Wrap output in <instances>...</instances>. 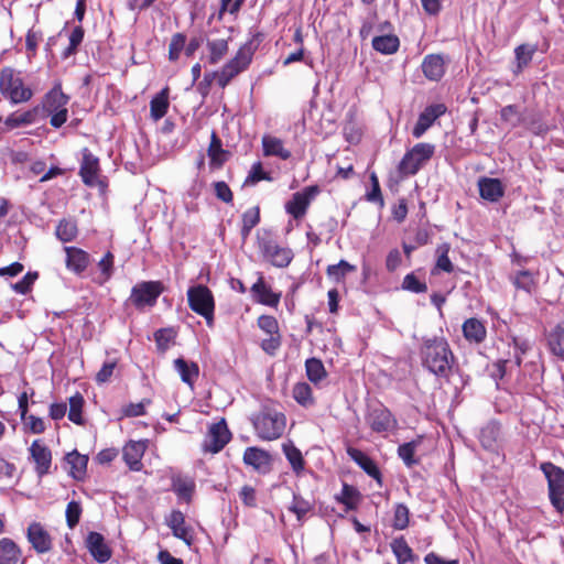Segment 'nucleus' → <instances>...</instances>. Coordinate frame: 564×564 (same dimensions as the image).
<instances>
[{"label":"nucleus","mask_w":564,"mask_h":564,"mask_svg":"<svg viewBox=\"0 0 564 564\" xmlns=\"http://www.w3.org/2000/svg\"><path fill=\"white\" fill-rule=\"evenodd\" d=\"M419 355L425 370L438 379H449L456 365V357L445 337H423Z\"/></svg>","instance_id":"1"},{"label":"nucleus","mask_w":564,"mask_h":564,"mask_svg":"<svg viewBox=\"0 0 564 564\" xmlns=\"http://www.w3.org/2000/svg\"><path fill=\"white\" fill-rule=\"evenodd\" d=\"M264 35L257 32L252 37L239 47L236 55L230 58L219 72H217V85L226 88L230 82L245 72L252 62L254 52L263 41Z\"/></svg>","instance_id":"2"},{"label":"nucleus","mask_w":564,"mask_h":564,"mask_svg":"<svg viewBox=\"0 0 564 564\" xmlns=\"http://www.w3.org/2000/svg\"><path fill=\"white\" fill-rule=\"evenodd\" d=\"M257 436L262 441L280 438L286 426V417L282 412L264 406L252 419Z\"/></svg>","instance_id":"3"},{"label":"nucleus","mask_w":564,"mask_h":564,"mask_svg":"<svg viewBox=\"0 0 564 564\" xmlns=\"http://www.w3.org/2000/svg\"><path fill=\"white\" fill-rule=\"evenodd\" d=\"M69 96L63 93L62 84L56 83L43 97L41 109L50 116V124L58 129L68 118L67 104Z\"/></svg>","instance_id":"4"},{"label":"nucleus","mask_w":564,"mask_h":564,"mask_svg":"<svg viewBox=\"0 0 564 564\" xmlns=\"http://www.w3.org/2000/svg\"><path fill=\"white\" fill-rule=\"evenodd\" d=\"M435 154V145L427 142L416 143L408 150L398 165L402 176L415 175Z\"/></svg>","instance_id":"5"},{"label":"nucleus","mask_w":564,"mask_h":564,"mask_svg":"<svg viewBox=\"0 0 564 564\" xmlns=\"http://www.w3.org/2000/svg\"><path fill=\"white\" fill-rule=\"evenodd\" d=\"M187 303L189 308L204 317L208 327L214 326L215 299L208 286L198 284L187 290Z\"/></svg>","instance_id":"6"},{"label":"nucleus","mask_w":564,"mask_h":564,"mask_svg":"<svg viewBox=\"0 0 564 564\" xmlns=\"http://www.w3.org/2000/svg\"><path fill=\"white\" fill-rule=\"evenodd\" d=\"M0 91L12 104L26 102L33 96L32 89L25 86L20 75L9 67L0 73Z\"/></svg>","instance_id":"7"},{"label":"nucleus","mask_w":564,"mask_h":564,"mask_svg":"<svg viewBox=\"0 0 564 564\" xmlns=\"http://www.w3.org/2000/svg\"><path fill=\"white\" fill-rule=\"evenodd\" d=\"M547 480L549 499L557 513H564V469L551 462L540 465Z\"/></svg>","instance_id":"8"},{"label":"nucleus","mask_w":564,"mask_h":564,"mask_svg":"<svg viewBox=\"0 0 564 564\" xmlns=\"http://www.w3.org/2000/svg\"><path fill=\"white\" fill-rule=\"evenodd\" d=\"M258 248L263 259L275 268H286L294 258L292 249L281 246L270 234L258 238Z\"/></svg>","instance_id":"9"},{"label":"nucleus","mask_w":564,"mask_h":564,"mask_svg":"<svg viewBox=\"0 0 564 564\" xmlns=\"http://www.w3.org/2000/svg\"><path fill=\"white\" fill-rule=\"evenodd\" d=\"M232 434L223 417L208 426L207 433L202 442V452L205 454H217L231 441Z\"/></svg>","instance_id":"10"},{"label":"nucleus","mask_w":564,"mask_h":564,"mask_svg":"<svg viewBox=\"0 0 564 564\" xmlns=\"http://www.w3.org/2000/svg\"><path fill=\"white\" fill-rule=\"evenodd\" d=\"M78 174L86 186L107 187L106 178L101 177L99 159L88 148L82 150V162Z\"/></svg>","instance_id":"11"},{"label":"nucleus","mask_w":564,"mask_h":564,"mask_svg":"<svg viewBox=\"0 0 564 564\" xmlns=\"http://www.w3.org/2000/svg\"><path fill=\"white\" fill-rule=\"evenodd\" d=\"M258 327L268 335L260 343L261 349L269 356H275L282 345V335L278 319L272 315H260L257 319Z\"/></svg>","instance_id":"12"},{"label":"nucleus","mask_w":564,"mask_h":564,"mask_svg":"<svg viewBox=\"0 0 564 564\" xmlns=\"http://www.w3.org/2000/svg\"><path fill=\"white\" fill-rule=\"evenodd\" d=\"M163 291L164 286L161 281L140 282L132 288L129 301L138 310L154 306Z\"/></svg>","instance_id":"13"},{"label":"nucleus","mask_w":564,"mask_h":564,"mask_svg":"<svg viewBox=\"0 0 564 564\" xmlns=\"http://www.w3.org/2000/svg\"><path fill=\"white\" fill-rule=\"evenodd\" d=\"M321 193L318 185H310L300 192H295L291 199L285 203V212L295 220L302 219L312 203V200Z\"/></svg>","instance_id":"14"},{"label":"nucleus","mask_w":564,"mask_h":564,"mask_svg":"<svg viewBox=\"0 0 564 564\" xmlns=\"http://www.w3.org/2000/svg\"><path fill=\"white\" fill-rule=\"evenodd\" d=\"M366 422L376 433H386L398 426V420L382 403H378L369 409Z\"/></svg>","instance_id":"15"},{"label":"nucleus","mask_w":564,"mask_h":564,"mask_svg":"<svg viewBox=\"0 0 564 564\" xmlns=\"http://www.w3.org/2000/svg\"><path fill=\"white\" fill-rule=\"evenodd\" d=\"M30 458L34 464V473L42 478L51 473L53 455L51 448L42 441L34 440L29 447Z\"/></svg>","instance_id":"16"},{"label":"nucleus","mask_w":564,"mask_h":564,"mask_svg":"<svg viewBox=\"0 0 564 564\" xmlns=\"http://www.w3.org/2000/svg\"><path fill=\"white\" fill-rule=\"evenodd\" d=\"M26 540L37 554L48 553L53 549V538L41 522L33 521L29 524Z\"/></svg>","instance_id":"17"},{"label":"nucleus","mask_w":564,"mask_h":564,"mask_svg":"<svg viewBox=\"0 0 564 564\" xmlns=\"http://www.w3.org/2000/svg\"><path fill=\"white\" fill-rule=\"evenodd\" d=\"M250 292L256 303L274 308L279 306L282 296L281 292L273 291L261 272L258 273V279L251 285Z\"/></svg>","instance_id":"18"},{"label":"nucleus","mask_w":564,"mask_h":564,"mask_svg":"<svg viewBox=\"0 0 564 564\" xmlns=\"http://www.w3.org/2000/svg\"><path fill=\"white\" fill-rule=\"evenodd\" d=\"M65 267L76 275H82L90 265V254L82 248L75 246L64 247Z\"/></svg>","instance_id":"19"},{"label":"nucleus","mask_w":564,"mask_h":564,"mask_svg":"<svg viewBox=\"0 0 564 564\" xmlns=\"http://www.w3.org/2000/svg\"><path fill=\"white\" fill-rule=\"evenodd\" d=\"M242 462L259 474H267L271 470L272 458L270 453L257 446L245 449Z\"/></svg>","instance_id":"20"},{"label":"nucleus","mask_w":564,"mask_h":564,"mask_svg":"<svg viewBox=\"0 0 564 564\" xmlns=\"http://www.w3.org/2000/svg\"><path fill=\"white\" fill-rule=\"evenodd\" d=\"M447 108L444 104H434L427 106L419 116L415 126L412 129V135L416 139L421 138L429 128L446 112Z\"/></svg>","instance_id":"21"},{"label":"nucleus","mask_w":564,"mask_h":564,"mask_svg":"<svg viewBox=\"0 0 564 564\" xmlns=\"http://www.w3.org/2000/svg\"><path fill=\"white\" fill-rule=\"evenodd\" d=\"M347 455L352 459L369 477L373 478L381 487L383 485L382 474L376 462L362 451L355 447H347Z\"/></svg>","instance_id":"22"},{"label":"nucleus","mask_w":564,"mask_h":564,"mask_svg":"<svg viewBox=\"0 0 564 564\" xmlns=\"http://www.w3.org/2000/svg\"><path fill=\"white\" fill-rule=\"evenodd\" d=\"M85 544L93 558L98 563H106L112 556V550L106 543L104 535L99 532H89L86 536Z\"/></svg>","instance_id":"23"},{"label":"nucleus","mask_w":564,"mask_h":564,"mask_svg":"<svg viewBox=\"0 0 564 564\" xmlns=\"http://www.w3.org/2000/svg\"><path fill=\"white\" fill-rule=\"evenodd\" d=\"M171 489L176 495L178 501L189 505L196 491V482L191 476L180 473L173 474L171 476Z\"/></svg>","instance_id":"24"},{"label":"nucleus","mask_w":564,"mask_h":564,"mask_svg":"<svg viewBox=\"0 0 564 564\" xmlns=\"http://www.w3.org/2000/svg\"><path fill=\"white\" fill-rule=\"evenodd\" d=\"M166 524L172 530L173 535L184 541L188 546L194 541L193 530L186 525L185 516L180 510H172L170 516L166 518Z\"/></svg>","instance_id":"25"},{"label":"nucleus","mask_w":564,"mask_h":564,"mask_svg":"<svg viewBox=\"0 0 564 564\" xmlns=\"http://www.w3.org/2000/svg\"><path fill=\"white\" fill-rule=\"evenodd\" d=\"M479 195L482 199L496 203L505 195V186L499 178L482 176L478 180Z\"/></svg>","instance_id":"26"},{"label":"nucleus","mask_w":564,"mask_h":564,"mask_svg":"<svg viewBox=\"0 0 564 564\" xmlns=\"http://www.w3.org/2000/svg\"><path fill=\"white\" fill-rule=\"evenodd\" d=\"M145 452V444L143 442L130 441L122 449V458L129 468L133 471H140L143 467L142 457Z\"/></svg>","instance_id":"27"},{"label":"nucleus","mask_w":564,"mask_h":564,"mask_svg":"<svg viewBox=\"0 0 564 564\" xmlns=\"http://www.w3.org/2000/svg\"><path fill=\"white\" fill-rule=\"evenodd\" d=\"M462 332L464 338L469 344L479 345L484 343L487 337V328L484 322L476 317L467 318L462 325Z\"/></svg>","instance_id":"28"},{"label":"nucleus","mask_w":564,"mask_h":564,"mask_svg":"<svg viewBox=\"0 0 564 564\" xmlns=\"http://www.w3.org/2000/svg\"><path fill=\"white\" fill-rule=\"evenodd\" d=\"M421 67L424 76L430 80L438 82L445 74V62L440 54L426 55Z\"/></svg>","instance_id":"29"},{"label":"nucleus","mask_w":564,"mask_h":564,"mask_svg":"<svg viewBox=\"0 0 564 564\" xmlns=\"http://www.w3.org/2000/svg\"><path fill=\"white\" fill-rule=\"evenodd\" d=\"M207 155L209 158V166L213 170L223 167L229 156V152L223 149L221 140L215 131H213L210 135Z\"/></svg>","instance_id":"30"},{"label":"nucleus","mask_w":564,"mask_h":564,"mask_svg":"<svg viewBox=\"0 0 564 564\" xmlns=\"http://www.w3.org/2000/svg\"><path fill=\"white\" fill-rule=\"evenodd\" d=\"M65 462L69 466L68 474L70 477L78 481H83L86 478L88 465L87 455H83L74 449L66 454Z\"/></svg>","instance_id":"31"},{"label":"nucleus","mask_w":564,"mask_h":564,"mask_svg":"<svg viewBox=\"0 0 564 564\" xmlns=\"http://www.w3.org/2000/svg\"><path fill=\"white\" fill-rule=\"evenodd\" d=\"M261 141L264 156H276L281 160H289L291 158V151L284 148L281 139L264 134Z\"/></svg>","instance_id":"32"},{"label":"nucleus","mask_w":564,"mask_h":564,"mask_svg":"<svg viewBox=\"0 0 564 564\" xmlns=\"http://www.w3.org/2000/svg\"><path fill=\"white\" fill-rule=\"evenodd\" d=\"M21 558L22 550L12 539H0V564H19Z\"/></svg>","instance_id":"33"},{"label":"nucleus","mask_w":564,"mask_h":564,"mask_svg":"<svg viewBox=\"0 0 564 564\" xmlns=\"http://www.w3.org/2000/svg\"><path fill=\"white\" fill-rule=\"evenodd\" d=\"M546 340L551 354L564 360V321L557 323L550 330Z\"/></svg>","instance_id":"34"},{"label":"nucleus","mask_w":564,"mask_h":564,"mask_svg":"<svg viewBox=\"0 0 564 564\" xmlns=\"http://www.w3.org/2000/svg\"><path fill=\"white\" fill-rule=\"evenodd\" d=\"M423 440V435H417L414 440L399 445L398 456L402 459L406 467L411 468L420 464V458L415 457V452L416 448L422 444Z\"/></svg>","instance_id":"35"},{"label":"nucleus","mask_w":564,"mask_h":564,"mask_svg":"<svg viewBox=\"0 0 564 564\" xmlns=\"http://www.w3.org/2000/svg\"><path fill=\"white\" fill-rule=\"evenodd\" d=\"M390 547L398 564L413 563L417 560V556L414 554L403 535L393 539L390 543Z\"/></svg>","instance_id":"36"},{"label":"nucleus","mask_w":564,"mask_h":564,"mask_svg":"<svg viewBox=\"0 0 564 564\" xmlns=\"http://www.w3.org/2000/svg\"><path fill=\"white\" fill-rule=\"evenodd\" d=\"M174 368L181 376L182 381L193 388L199 376L198 365L194 361L188 362L180 357L174 360Z\"/></svg>","instance_id":"37"},{"label":"nucleus","mask_w":564,"mask_h":564,"mask_svg":"<svg viewBox=\"0 0 564 564\" xmlns=\"http://www.w3.org/2000/svg\"><path fill=\"white\" fill-rule=\"evenodd\" d=\"M169 94L170 88L166 86L151 99L150 116L153 120H160L167 113L170 107Z\"/></svg>","instance_id":"38"},{"label":"nucleus","mask_w":564,"mask_h":564,"mask_svg":"<svg viewBox=\"0 0 564 564\" xmlns=\"http://www.w3.org/2000/svg\"><path fill=\"white\" fill-rule=\"evenodd\" d=\"M536 51V44H520L514 48L516 68L513 73L516 75H519L529 66Z\"/></svg>","instance_id":"39"},{"label":"nucleus","mask_w":564,"mask_h":564,"mask_svg":"<svg viewBox=\"0 0 564 564\" xmlns=\"http://www.w3.org/2000/svg\"><path fill=\"white\" fill-rule=\"evenodd\" d=\"M335 499L344 505L347 511L356 510L361 501V494L355 486L344 482L340 495L336 496Z\"/></svg>","instance_id":"40"},{"label":"nucleus","mask_w":564,"mask_h":564,"mask_svg":"<svg viewBox=\"0 0 564 564\" xmlns=\"http://www.w3.org/2000/svg\"><path fill=\"white\" fill-rule=\"evenodd\" d=\"M260 220L261 213L259 206H253L242 213L240 235L243 241L249 238L251 230L259 225Z\"/></svg>","instance_id":"41"},{"label":"nucleus","mask_w":564,"mask_h":564,"mask_svg":"<svg viewBox=\"0 0 564 564\" xmlns=\"http://www.w3.org/2000/svg\"><path fill=\"white\" fill-rule=\"evenodd\" d=\"M372 48L381 54H394L400 47V40L397 35L387 34L379 35L372 39Z\"/></svg>","instance_id":"42"},{"label":"nucleus","mask_w":564,"mask_h":564,"mask_svg":"<svg viewBox=\"0 0 564 564\" xmlns=\"http://www.w3.org/2000/svg\"><path fill=\"white\" fill-rule=\"evenodd\" d=\"M230 37L214 39L207 41V48L209 51L208 63L215 65L219 63L228 53Z\"/></svg>","instance_id":"43"},{"label":"nucleus","mask_w":564,"mask_h":564,"mask_svg":"<svg viewBox=\"0 0 564 564\" xmlns=\"http://www.w3.org/2000/svg\"><path fill=\"white\" fill-rule=\"evenodd\" d=\"M40 107L23 112H13L7 117L4 123L8 128L14 129L35 122Z\"/></svg>","instance_id":"44"},{"label":"nucleus","mask_w":564,"mask_h":564,"mask_svg":"<svg viewBox=\"0 0 564 564\" xmlns=\"http://www.w3.org/2000/svg\"><path fill=\"white\" fill-rule=\"evenodd\" d=\"M305 372L307 379L314 384L321 383L327 377L324 364L321 359L315 357L306 359Z\"/></svg>","instance_id":"45"},{"label":"nucleus","mask_w":564,"mask_h":564,"mask_svg":"<svg viewBox=\"0 0 564 564\" xmlns=\"http://www.w3.org/2000/svg\"><path fill=\"white\" fill-rule=\"evenodd\" d=\"M69 411H68V420L76 425H84L85 420L83 416V408L85 404L84 397L76 392L68 399Z\"/></svg>","instance_id":"46"},{"label":"nucleus","mask_w":564,"mask_h":564,"mask_svg":"<svg viewBox=\"0 0 564 564\" xmlns=\"http://www.w3.org/2000/svg\"><path fill=\"white\" fill-rule=\"evenodd\" d=\"M294 400L302 406L308 408L315 403L313 390L307 382H297L292 390Z\"/></svg>","instance_id":"47"},{"label":"nucleus","mask_w":564,"mask_h":564,"mask_svg":"<svg viewBox=\"0 0 564 564\" xmlns=\"http://www.w3.org/2000/svg\"><path fill=\"white\" fill-rule=\"evenodd\" d=\"M283 453L289 460L293 471L296 475H300L305 467V460L301 451L294 446L292 443L283 444Z\"/></svg>","instance_id":"48"},{"label":"nucleus","mask_w":564,"mask_h":564,"mask_svg":"<svg viewBox=\"0 0 564 564\" xmlns=\"http://www.w3.org/2000/svg\"><path fill=\"white\" fill-rule=\"evenodd\" d=\"M511 282L516 289L527 293H532L536 286L534 274L529 270H520L511 278Z\"/></svg>","instance_id":"49"},{"label":"nucleus","mask_w":564,"mask_h":564,"mask_svg":"<svg viewBox=\"0 0 564 564\" xmlns=\"http://www.w3.org/2000/svg\"><path fill=\"white\" fill-rule=\"evenodd\" d=\"M356 270V265L350 264L346 260L341 259L336 264H329L326 269V274L329 279H333L336 282H340L348 273L355 272Z\"/></svg>","instance_id":"50"},{"label":"nucleus","mask_w":564,"mask_h":564,"mask_svg":"<svg viewBox=\"0 0 564 564\" xmlns=\"http://www.w3.org/2000/svg\"><path fill=\"white\" fill-rule=\"evenodd\" d=\"M78 235V228L75 220L62 219L56 227V236L63 242L73 241Z\"/></svg>","instance_id":"51"},{"label":"nucleus","mask_w":564,"mask_h":564,"mask_svg":"<svg viewBox=\"0 0 564 564\" xmlns=\"http://www.w3.org/2000/svg\"><path fill=\"white\" fill-rule=\"evenodd\" d=\"M176 330L173 327L160 328L154 333V340L156 344V348L161 352H165L171 343L176 338Z\"/></svg>","instance_id":"52"},{"label":"nucleus","mask_w":564,"mask_h":564,"mask_svg":"<svg viewBox=\"0 0 564 564\" xmlns=\"http://www.w3.org/2000/svg\"><path fill=\"white\" fill-rule=\"evenodd\" d=\"M100 271V284L110 280L115 270V256L111 251H107L104 257L97 263Z\"/></svg>","instance_id":"53"},{"label":"nucleus","mask_w":564,"mask_h":564,"mask_svg":"<svg viewBox=\"0 0 564 564\" xmlns=\"http://www.w3.org/2000/svg\"><path fill=\"white\" fill-rule=\"evenodd\" d=\"M289 510L296 516L299 521H303L306 514L313 510V505L300 495H294Z\"/></svg>","instance_id":"54"},{"label":"nucleus","mask_w":564,"mask_h":564,"mask_svg":"<svg viewBox=\"0 0 564 564\" xmlns=\"http://www.w3.org/2000/svg\"><path fill=\"white\" fill-rule=\"evenodd\" d=\"M410 523V510L404 503H397L393 511L392 527L395 530H405Z\"/></svg>","instance_id":"55"},{"label":"nucleus","mask_w":564,"mask_h":564,"mask_svg":"<svg viewBox=\"0 0 564 564\" xmlns=\"http://www.w3.org/2000/svg\"><path fill=\"white\" fill-rule=\"evenodd\" d=\"M261 181H272V177L269 172L263 170V165L260 161H257L252 164L251 170L248 176L245 180V185H254Z\"/></svg>","instance_id":"56"},{"label":"nucleus","mask_w":564,"mask_h":564,"mask_svg":"<svg viewBox=\"0 0 564 564\" xmlns=\"http://www.w3.org/2000/svg\"><path fill=\"white\" fill-rule=\"evenodd\" d=\"M500 433V426L496 422L488 423L480 431V442L485 447H491Z\"/></svg>","instance_id":"57"},{"label":"nucleus","mask_w":564,"mask_h":564,"mask_svg":"<svg viewBox=\"0 0 564 564\" xmlns=\"http://www.w3.org/2000/svg\"><path fill=\"white\" fill-rule=\"evenodd\" d=\"M83 508L79 501L72 500L66 506L65 517L69 529H74L80 520Z\"/></svg>","instance_id":"58"},{"label":"nucleus","mask_w":564,"mask_h":564,"mask_svg":"<svg viewBox=\"0 0 564 564\" xmlns=\"http://www.w3.org/2000/svg\"><path fill=\"white\" fill-rule=\"evenodd\" d=\"M370 183L371 189L366 194V199L370 203L378 204L380 207H383L384 199L381 193L379 178L375 172L370 174Z\"/></svg>","instance_id":"59"},{"label":"nucleus","mask_w":564,"mask_h":564,"mask_svg":"<svg viewBox=\"0 0 564 564\" xmlns=\"http://www.w3.org/2000/svg\"><path fill=\"white\" fill-rule=\"evenodd\" d=\"M186 36L183 33H175L169 45L170 61H177L181 52L185 51Z\"/></svg>","instance_id":"60"},{"label":"nucleus","mask_w":564,"mask_h":564,"mask_svg":"<svg viewBox=\"0 0 564 564\" xmlns=\"http://www.w3.org/2000/svg\"><path fill=\"white\" fill-rule=\"evenodd\" d=\"M402 289L412 293H424L427 291V285L424 281L419 280L414 273H409L403 278Z\"/></svg>","instance_id":"61"},{"label":"nucleus","mask_w":564,"mask_h":564,"mask_svg":"<svg viewBox=\"0 0 564 564\" xmlns=\"http://www.w3.org/2000/svg\"><path fill=\"white\" fill-rule=\"evenodd\" d=\"M42 41V33L40 31L29 30L25 35V48L29 59H32L37 53L39 43Z\"/></svg>","instance_id":"62"},{"label":"nucleus","mask_w":564,"mask_h":564,"mask_svg":"<svg viewBox=\"0 0 564 564\" xmlns=\"http://www.w3.org/2000/svg\"><path fill=\"white\" fill-rule=\"evenodd\" d=\"M39 273L37 272H28L19 282L12 284V289L19 293V294H28L34 284V282L37 280Z\"/></svg>","instance_id":"63"},{"label":"nucleus","mask_w":564,"mask_h":564,"mask_svg":"<svg viewBox=\"0 0 564 564\" xmlns=\"http://www.w3.org/2000/svg\"><path fill=\"white\" fill-rule=\"evenodd\" d=\"M83 39H84V29L82 26H76L69 35V44L63 52V56L69 57L70 55L75 54L78 46L83 42Z\"/></svg>","instance_id":"64"}]
</instances>
